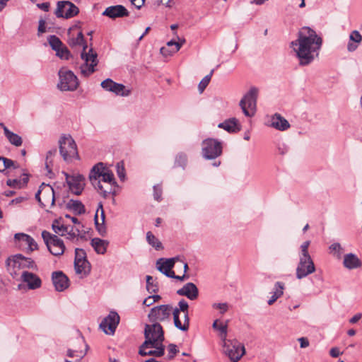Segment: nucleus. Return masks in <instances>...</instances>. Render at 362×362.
Here are the masks:
<instances>
[{"label": "nucleus", "mask_w": 362, "mask_h": 362, "mask_svg": "<svg viewBox=\"0 0 362 362\" xmlns=\"http://www.w3.org/2000/svg\"><path fill=\"white\" fill-rule=\"evenodd\" d=\"M322 45V37L314 30L303 27L298 31L297 39L291 42L290 47L295 52L299 65L308 66L318 57Z\"/></svg>", "instance_id": "nucleus-1"}, {"label": "nucleus", "mask_w": 362, "mask_h": 362, "mask_svg": "<svg viewBox=\"0 0 362 362\" xmlns=\"http://www.w3.org/2000/svg\"><path fill=\"white\" fill-rule=\"evenodd\" d=\"M88 177L92 185L100 192L104 198H107L110 194L116 195L115 188L117 187L118 185L112 170L103 163L100 162L93 165Z\"/></svg>", "instance_id": "nucleus-2"}, {"label": "nucleus", "mask_w": 362, "mask_h": 362, "mask_svg": "<svg viewBox=\"0 0 362 362\" xmlns=\"http://www.w3.org/2000/svg\"><path fill=\"white\" fill-rule=\"evenodd\" d=\"M69 45L71 47L77 45L83 46L81 58L84 61V63L80 66L81 73L84 76H88L93 74L95 71V67L98 63V54L92 47L86 52L88 45L85 42L82 32H79L76 37L69 39Z\"/></svg>", "instance_id": "nucleus-3"}, {"label": "nucleus", "mask_w": 362, "mask_h": 362, "mask_svg": "<svg viewBox=\"0 0 362 362\" xmlns=\"http://www.w3.org/2000/svg\"><path fill=\"white\" fill-rule=\"evenodd\" d=\"M144 337L143 347H154L158 345V343H163L165 339L162 326L160 323L156 322L145 325Z\"/></svg>", "instance_id": "nucleus-4"}, {"label": "nucleus", "mask_w": 362, "mask_h": 362, "mask_svg": "<svg viewBox=\"0 0 362 362\" xmlns=\"http://www.w3.org/2000/svg\"><path fill=\"white\" fill-rule=\"evenodd\" d=\"M223 351L232 362H238L245 354L244 345L236 339L223 341Z\"/></svg>", "instance_id": "nucleus-5"}, {"label": "nucleus", "mask_w": 362, "mask_h": 362, "mask_svg": "<svg viewBox=\"0 0 362 362\" xmlns=\"http://www.w3.org/2000/svg\"><path fill=\"white\" fill-rule=\"evenodd\" d=\"M59 143L60 154L65 161L69 162L78 157L76 142L70 135L62 136Z\"/></svg>", "instance_id": "nucleus-6"}, {"label": "nucleus", "mask_w": 362, "mask_h": 362, "mask_svg": "<svg viewBox=\"0 0 362 362\" xmlns=\"http://www.w3.org/2000/svg\"><path fill=\"white\" fill-rule=\"evenodd\" d=\"M258 92L257 88L251 87L240 101V107L247 117H252L255 113Z\"/></svg>", "instance_id": "nucleus-7"}, {"label": "nucleus", "mask_w": 362, "mask_h": 362, "mask_svg": "<svg viewBox=\"0 0 362 362\" xmlns=\"http://www.w3.org/2000/svg\"><path fill=\"white\" fill-rule=\"evenodd\" d=\"M59 82L57 87L62 91H74L78 86V81L76 76L70 70L62 68L58 73Z\"/></svg>", "instance_id": "nucleus-8"}, {"label": "nucleus", "mask_w": 362, "mask_h": 362, "mask_svg": "<svg viewBox=\"0 0 362 362\" xmlns=\"http://www.w3.org/2000/svg\"><path fill=\"white\" fill-rule=\"evenodd\" d=\"M202 153L206 160H213L222 153V144L217 139L208 138L202 143Z\"/></svg>", "instance_id": "nucleus-9"}, {"label": "nucleus", "mask_w": 362, "mask_h": 362, "mask_svg": "<svg viewBox=\"0 0 362 362\" xmlns=\"http://www.w3.org/2000/svg\"><path fill=\"white\" fill-rule=\"evenodd\" d=\"M42 238L47 249L54 256L62 255L65 250V245L62 239L47 230L42 232Z\"/></svg>", "instance_id": "nucleus-10"}, {"label": "nucleus", "mask_w": 362, "mask_h": 362, "mask_svg": "<svg viewBox=\"0 0 362 362\" xmlns=\"http://www.w3.org/2000/svg\"><path fill=\"white\" fill-rule=\"evenodd\" d=\"M79 13V8L70 1H59L57 3V8L54 15L58 18L69 19Z\"/></svg>", "instance_id": "nucleus-11"}, {"label": "nucleus", "mask_w": 362, "mask_h": 362, "mask_svg": "<svg viewBox=\"0 0 362 362\" xmlns=\"http://www.w3.org/2000/svg\"><path fill=\"white\" fill-rule=\"evenodd\" d=\"M173 306L169 304L157 305L152 308L148 315L149 321L159 323L168 320L172 313Z\"/></svg>", "instance_id": "nucleus-12"}, {"label": "nucleus", "mask_w": 362, "mask_h": 362, "mask_svg": "<svg viewBox=\"0 0 362 362\" xmlns=\"http://www.w3.org/2000/svg\"><path fill=\"white\" fill-rule=\"evenodd\" d=\"M315 271V264L310 255L299 256V262L296 267V276L302 279Z\"/></svg>", "instance_id": "nucleus-13"}, {"label": "nucleus", "mask_w": 362, "mask_h": 362, "mask_svg": "<svg viewBox=\"0 0 362 362\" xmlns=\"http://www.w3.org/2000/svg\"><path fill=\"white\" fill-rule=\"evenodd\" d=\"M66 177L69 189L76 195H80L85 186V177L81 174L70 176L67 173L63 172Z\"/></svg>", "instance_id": "nucleus-14"}, {"label": "nucleus", "mask_w": 362, "mask_h": 362, "mask_svg": "<svg viewBox=\"0 0 362 362\" xmlns=\"http://www.w3.org/2000/svg\"><path fill=\"white\" fill-rule=\"evenodd\" d=\"M100 86L105 90L112 92L117 95L126 97L131 93L130 89H127L123 84L116 83L111 78L104 80Z\"/></svg>", "instance_id": "nucleus-15"}, {"label": "nucleus", "mask_w": 362, "mask_h": 362, "mask_svg": "<svg viewBox=\"0 0 362 362\" xmlns=\"http://www.w3.org/2000/svg\"><path fill=\"white\" fill-rule=\"evenodd\" d=\"M119 322V316L115 311H110L100 324V327L107 334H113Z\"/></svg>", "instance_id": "nucleus-16"}, {"label": "nucleus", "mask_w": 362, "mask_h": 362, "mask_svg": "<svg viewBox=\"0 0 362 362\" xmlns=\"http://www.w3.org/2000/svg\"><path fill=\"white\" fill-rule=\"evenodd\" d=\"M6 264L8 266L13 267H25L28 269H37V265L35 262L30 257H26L21 254H16L6 260Z\"/></svg>", "instance_id": "nucleus-17"}, {"label": "nucleus", "mask_w": 362, "mask_h": 362, "mask_svg": "<svg viewBox=\"0 0 362 362\" xmlns=\"http://www.w3.org/2000/svg\"><path fill=\"white\" fill-rule=\"evenodd\" d=\"M20 279L30 290L37 289L42 286L40 278L37 274L28 271L22 272Z\"/></svg>", "instance_id": "nucleus-18"}, {"label": "nucleus", "mask_w": 362, "mask_h": 362, "mask_svg": "<svg viewBox=\"0 0 362 362\" xmlns=\"http://www.w3.org/2000/svg\"><path fill=\"white\" fill-rule=\"evenodd\" d=\"M52 280L55 290L59 292L64 291L69 286V280L68 277L62 271L52 272Z\"/></svg>", "instance_id": "nucleus-19"}, {"label": "nucleus", "mask_w": 362, "mask_h": 362, "mask_svg": "<svg viewBox=\"0 0 362 362\" xmlns=\"http://www.w3.org/2000/svg\"><path fill=\"white\" fill-rule=\"evenodd\" d=\"M129 14V13L127 9L122 5L109 6L103 13V16H107L112 19L128 16Z\"/></svg>", "instance_id": "nucleus-20"}, {"label": "nucleus", "mask_w": 362, "mask_h": 362, "mask_svg": "<svg viewBox=\"0 0 362 362\" xmlns=\"http://www.w3.org/2000/svg\"><path fill=\"white\" fill-rule=\"evenodd\" d=\"M179 296H186L189 300H195L199 296V290L193 283H187L184 286L177 291Z\"/></svg>", "instance_id": "nucleus-21"}, {"label": "nucleus", "mask_w": 362, "mask_h": 362, "mask_svg": "<svg viewBox=\"0 0 362 362\" xmlns=\"http://www.w3.org/2000/svg\"><path fill=\"white\" fill-rule=\"evenodd\" d=\"M270 127L279 131H286L290 128V124L288 120L281 116L279 113H275L271 117Z\"/></svg>", "instance_id": "nucleus-22"}, {"label": "nucleus", "mask_w": 362, "mask_h": 362, "mask_svg": "<svg viewBox=\"0 0 362 362\" xmlns=\"http://www.w3.org/2000/svg\"><path fill=\"white\" fill-rule=\"evenodd\" d=\"M343 266L349 270L355 269L362 266V262L356 255L348 253L344 257Z\"/></svg>", "instance_id": "nucleus-23"}, {"label": "nucleus", "mask_w": 362, "mask_h": 362, "mask_svg": "<svg viewBox=\"0 0 362 362\" xmlns=\"http://www.w3.org/2000/svg\"><path fill=\"white\" fill-rule=\"evenodd\" d=\"M180 257H175L170 259H159L157 261V269L164 275H168V272L174 267L176 261H179Z\"/></svg>", "instance_id": "nucleus-24"}, {"label": "nucleus", "mask_w": 362, "mask_h": 362, "mask_svg": "<svg viewBox=\"0 0 362 362\" xmlns=\"http://www.w3.org/2000/svg\"><path fill=\"white\" fill-rule=\"evenodd\" d=\"M218 127L223 129L228 133H236L241 129L238 120L235 118H230L218 124Z\"/></svg>", "instance_id": "nucleus-25"}, {"label": "nucleus", "mask_w": 362, "mask_h": 362, "mask_svg": "<svg viewBox=\"0 0 362 362\" xmlns=\"http://www.w3.org/2000/svg\"><path fill=\"white\" fill-rule=\"evenodd\" d=\"M362 41V35L355 30L351 32L349 35V41L347 44V50L350 52L356 51Z\"/></svg>", "instance_id": "nucleus-26"}, {"label": "nucleus", "mask_w": 362, "mask_h": 362, "mask_svg": "<svg viewBox=\"0 0 362 362\" xmlns=\"http://www.w3.org/2000/svg\"><path fill=\"white\" fill-rule=\"evenodd\" d=\"M147 348L148 347H143L142 344L139 347V354L142 356H155L156 357H161L164 355L165 346L163 345V343H158V345L155 346L153 348H156V350L146 351L145 349Z\"/></svg>", "instance_id": "nucleus-27"}, {"label": "nucleus", "mask_w": 362, "mask_h": 362, "mask_svg": "<svg viewBox=\"0 0 362 362\" xmlns=\"http://www.w3.org/2000/svg\"><path fill=\"white\" fill-rule=\"evenodd\" d=\"M74 269L77 274L81 275V277L86 276L90 271V264L88 260H83L80 262H74Z\"/></svg>", "instance_id": "nucleus-28"}, {"label": "nucleus", "mask_w": 362, "mask_h": 362, "mask_svg": "<svg viewBox=\"0 0 362 362\" xmlns=\"http://www.w3.org/2000/svg\"><path fill=\"white\" fill-rule=\"evenodd\" d=\"M284 284L280 281H277L274 284L273 291L272 292V296L269 299L267 303L271 305H272L279 298L284 294Z\"/></svg>", "instance_id": "nucleus-29"}, {"label": "nucleus", "mask_w": 362, "mask_h": 362, "mask_svg": "<svg viewBox=\"0 0 362 362\" xmlns=\"http://www.w3.org/2000/svg\"><path fill=\"white\" fill-rule=\"evenodd\" d=\"M90 244L98 254L103 255L107 251L108 243L105 240L95 238L91 240Z\"/></svg>", "instance_id": "nucleus-30"}, {"label": "nucleus", "mask_w": 362, "mask_h": 362, "mask_svg": "<svg viewBox=\"0 0 362 362\" xmlns=\"http://www.w3.org/2000/svg\"><path fill=\"white\" fill-rule=\"evenodd\" d=\"M43 202L46 204V205L49 203L51 204V206L54 205L55 202V197H54V189L49 185H45L43 187Z\"/></svg>", "instance_id": "nucleus-31"}, {"label": "nucleus", "mask_w": 362, "mask_h": 362, "mask_svg": "<svg viewBox=\"0 0 362 362\" xmlns=\"http://www.w3.org/2000/svg\"><path fill=\"white\" fill-rule=\"evenodd\" d=\"M66 235H67L66 238L72 242H77L79 239L85 238V235L81 233V229L78 227L74 228L70 226Z\"/></svg>", "instance_id": "nucleus-32"}, {"label": "nucleus", "mask_w": 362, "mask_h": 362, "mask_svg": "<svg viewBox=\"0 0 362 362\" xmlns=\"http://www.w3.org/2000/svg\"><path fill=\"white\" fill-rule=\"evenodd\" d=\"M5 136L12 145L15 146H21L23 144V139L18 134L10 131L8 128H5Z\"/></svg>", "instance_id": "nucleus-33"}, {"label": "nucleus", "mask_w": 362, "mask_h": 362, "mask_svg": "<svg viewBox=\"0 0 362 362\" xmlns=\"http://www.w3.org/2000/svg\"><path fill=\"white\" fill-rule=\"evenodd\" d=\"M70 226H66L62 223L60 219H54L52 224V228L54 232L59 235H66V232H68Z\"/></svg>", "instance_id": "nucleus-34"}, {"label": "nucleus", "mask_w": 362, "mask_h": 362, "mask_svg": "<svg viewBox=\"0 0 362 362\" xmlns=\"http://www.w3.org/2000/svg\"><path fill=\"white\" fill-rule=\"evenodd\" d=\"M67 208L71 209L74 211L76 214L81 215L83 214L86 212V209L84 205L82 204L81 201L71 199L67 203Z\"/></svg>", "instance_id": "nucleus-35"}, {"label": "nucleus", "mask_w": 362, "mask_h": 362, "mask_svg": "<svg viewBox=\"0 0 362 362\" xmlns=\"http://www.w3.org/2000/svg\"><path fill=\"white\" fill-rule=\"evenodd\" d=\"M212 327L216 329V330H218L220 332V336H221V340L223 341H224L225 340H226V337H227V330H228V325H227V323L226 324H218V320H216L213 325H212Z\"/></svg>", "instance_id": "nucleus-36"}, {"label": "nucleus", "mask_w": 362, "mask_h": 362, "mask_svg": "<svg viewBox=\"0 0 362 362\" xmlns=\"http://www.w3.org/2000/svg\"><path fill=\"white\" fill-rule=\"evenodd\" d=\"M146 240L148 243L154 247L156 250L163 249V245L160 241L150 231L146 233Z\"/></svg>", "instance_id": "nucleus-37"}, {"label": "nucleus", "mask_w": 362, "mask_h": 362, "mask_svg": "<svg viewBox=\"0 0 362 362\" xmlns=\"http://www.w3.org/2000/svg\"><path fill=\"white\" fill-rule=\"evenodd\" d=\"M47 41L53 50L59 52V49L63 45L61 40L54 35H49L47 37Z\"/></svg>", "instance_id": "nucleus-38"}, {"label": "nucleus", "mask_w": 362, "mask_h": 362, "mask_svg": "<svg viewBox=\"0 0 362 362\" xmlns=\"http://www.w3.org/2000/svg\"><path fill=\"white\" fill-rule=\"evenodd\" d=\"M11 167L13 168H17L11 159L0 156V173H4L6 169Z\"/></svg>", "instance_id": "nucleus-39"}, {"label": "nucleus", "mask_w": 362, "mask_h": 362, "mask_svg": "<svg viewBox=\"0 0 362 362\" xmlns=\"http://www.w3.org/2000/svg\"><path fill=\"white\" fill-rule=\"evenodd\" d=\"M146 290L149 293H154L158 291V286L157 283H154L153 277L150 275L146 276Z\"/></svg>", "instance_id": "nucleus-40"}, {"label": "nucleus", "mask_w": 362, "mask_h": 362, "mask_svg": "<svg viewBox=\"0 0 362 362\" xmlns=\"http://www.w3.org/2000/svg\"><path fill=\"white\" fill-rule=\"evenodd\" d=\"M181 48V45H176V47L170 48L168 47H163L160 48V52L164 57H169L176 53Z\"/></svg>", "instance_id": "nucleus-41"}, {"label": "nucleus", "mask_w": 362, "mask_h": 362, "mask_svg": "<svg viewBox=\"0 0 362 362\" xmlns=\"http://www.w3.org/2000/svg\"><path fill=\"white\" fill-rule=\"evenodd\" d=\"M214 70L212 69L210 73L204 76L203 79L199 82L198 88L200 93H202L204 89L206 88V86L209 85L210 80L211 78V76L213 75Z\"/></svg>", "instance_id": "nucleus-42"}, {"label": "nucleus", "mask_w": 362, "mask_h": 362, "mask_svg": "<svg viewBox=\"0 0 362 362\" xmlns=\"http://www.w3.org/2000/svg\"><path fill=\"white\" fill-rule=\"evenodd\" d=\"M187 161V155L184 153H179L175 157V164L177 166L185 168Z\"/></svg>", "instance_id": "nucleus-43"}, {"label": "nucleus", "mask_w": 362, "mask_h": 362, "mask_svg": "<svg viewBox=\"0 0 362 362\" xmlns=\"http://www.w3.org/2000/svg\"><path fill=\"white\" fill-rule=\"evenodd\" d=\"M56 55L61 59H69L71 56L69 49L64 45L60 47L59 52H56Z\"/></svg>", "instance_id": "nucleus-44"}, {"label": "nucleus", "mask_w": 362, "mask_h": 362, "mask_svg": "<svg viewBox=\"0 0 362 362\" xmlns=\"http://www.w3.org/2000/svg\"><path fill=\"white\" fill-rule=\"evenodd\" d=\"M83 260H88L85 250L81 248H76L74 262H80Z\"/></svg>", "instance_id": "nucleus-45"}, {"label": "nucleus", "mask_w": 362, "mask_h": 362, "mask_svg": "<svg viewBox=\"0 0 362 362\" xmlns=\"http://www.w3.org/2000/svg\"><path fill=\"white\" fill-rule=\"evenodd\" d=\"M117 174L121 181H124L126 178V172L123 163H117L116 165Z\"/></svg>", "instance_id": "nucleus-46"}, {"label": "nucleus", "mask_w": 362, "mask_h": 362, "mask_svg": "<svg viewBox=\"0 0 362 362\" xmlns=\"http://www.w3.org/2000/svg\"><path fill=\"white\" fill-rule=\"evenodd\" d=\"M27 240L26 245H28V250L30 252L34 251L37 249V244L35 240L30 235L23 236Z\"/></svg>", "instance_id": "nucleus-47"}, {"label": "nucleus", "mask_w": 362, "mask_h": 362, "mask_svg": "<svg viewBox=\"0 0 362 362\" xmlns=\"http://www.w3.org/2000/svg\"><path fill=\"white\" fill-rule=\"evenodd\" d=\"M168 354L167 358L168 360H173L176 354L179 352L177 345L175 344H170L168 346Z\"/></svg>", "instance_id": "nucleus-48"}, {"label": "nucleus", "mask_w": 362, "mask_h": 362, "mask_svg": "<svg viewBox=\"0 0 362 362\" xmlns=\"http://www.w3.org/2000/svg\"><path fill=\"white\" fill-rule=\"evenodd\" d=\"M185 313V315H184V322L182 323L181 322V327H179L178 325H176V328H177L178 329L181 330V331H183V332H186L189 329V315H188V311L187 312H184Z\"/></svg>", "instance_id": "nucleus-49"}, {"label": "nucleus", "mask_w": 362, "mask_h": 362, "mask_svg": "<svg viewBox=\"0 0 362 362\" xmlns=\"http://www.w3.org/2000/svg\"><path fill=\"white\" fill-rule=\"evenodd\" d=\"M94 221H95V225L96 230L100 233V235L103 236L106 233L105 223H99L97 214H95V215Z\"/></svg>", "instance_id": "nucleus-50"}, {"label": "nucleus", "mask_w": 362, "mask_h": 362, "mask_svg": "<svg viewBox=\"0 0 362 362\" xmlns=\"http://www.w3.org/2000/svg\"><path fill=\"white\" fill-rule=\"evenodd\" d=\"M153 198L157 202H160L162 199V188L159 185L153 186Z\"/></svg>", "instance_id": "nucleus-51"}, {"label": "nucleus", "mask_w": 362, "mask_h": 362, "mask_svg": "<svg viewBox=\"0 0 362 362\" xmlns=\"http://www.w3.org/2000/svg\"><path fill=\"white\" fill-rule=\"evenodd\" d=\"M182 312L181 310H179V308H175V309L173 308L172 313L173 315V320H174V325L176 327V325H178L179 327H181V321L180 320V313Z\"/></svg>", "instance_id": "nucleus-52"}, {"label": "nucleus", "mask_w": 362, "mask_h": 362, "mask_svg": "<svg viewBox=\"0 0 362 362\" xmlns=\"http://www.w3.org/2000/svg\"><path fill=\"white\" fill-rule=\"evenodd\" d=\"M310 241L307 240L305 241L301 245H300V252L299 256H306L310 255L308 252V247L310 246Z\"/></svg>", "instance_id": "nucleus-53"}, {"label": "nucleus", "mask_w": 362, "mask_h": 362, "mask_svg": "<svg viewBox=\"0 0 362 362\" xmlns=\"http://www.w3.org/2000/svg\"><path fill=\"white\" fill-rule=\"evenodd\" d=\"M53 165V160H45V169L47 170L46 175L49 178H53L54 177V173L52 170V168Z\"/></svg>", "instance_id": "nucleus-54"}, {"label": "nucleus", "mask_w": 362, "mask_h": 362, "mask_svg": "<svg viewBox=\"0 0 362 362\" xmlns=\"http://www.w3.org/2000/svg\"><path fill=\"white\" fill-rule=\"evenodd\" d=\"M44 186H45V183H42V185L39 187L38 191L35 194V199L38 202L40 206L42 208L46 206V204L42 201L41 197H40V194L42 193V192H43Z\"/></svg>", "instance_id": "nucleus-55"}, {"label": "nucleus", "mask_w": 362, "mask_h": 362, "mask_svg": "<svg viewBox=\"0 0 362 362\" xmlns=\"http://www.w3.org/2000/svg\"><path fill=\"white\" fill-rule=\"evenodd\" d=\"M329 250L337 252V257L339 258L343 252V248L339 243H334L329 246Z\"/></svg>", "instance_id": "nucleus-56"}, {"label": "nucleus", "mask_w": 362, "mask_h": 362, "mask_svg": "<svg viewBox=\"0 0 362 362\" xmlns=\"http://www.w3.org/2000/svg\"><path fill=\"white\" fill-rule=\"evenodd\" d=\"M212 306L215 309H218L221 314L225 313L228 308V305L226 303H214Z\"/></svg>", "instance_id": "nucleus-57"}, {"label": "nucleus", "mask_w": 362, "mask_h": 362, "mask_svg": "<svg viewBox=\"0 0 362 362\" xmlns=\"http://www.w3.org/2000/svg\"><path fill=\"white\" fill-rule=\"evenodd\" d=\"M6 185L11 187L21 188V180L18 179H8L6 181Z\"/></svg>", "instance_id": "nucleus-58"}, {"label": "nucleus", "mask_w": 362, "mask_h": 362, "mask_svg": "<svg viewBox=\"0 0 362 362\" xmlns=\"http://www.w3.org/2000/svg\"><path fill=\"white\" fill-rule=\"evenodd\" d=\"M38 23H39V25H38L37 32H38V35H40V34H42L47 31L46 26H45L46 22H45V20L40 18L39 20Z\"/></svg>", "instance_id": "nucleus-59"}, {"label": "nucleus", "mask_w": 362, "mask_h": 362, "mask_svg": "<svg viewBox=\"0 0 362 362\" xmlns=\"http://www.w3.org/2000/svg\"><path fill=\"white\" fill-rule=\"evenodd\" d=\"M178 306L179 310H181L182 313L188 311L189 305L185 300L182 299L180 300L178 303Z\"/></svg>", "instance_id": "nucleus-60"}, {"label": "nucleus", "mask_w": 362, "mask_h": 362, "mask_svg": "<svg viewBox=\"0 0 362 362\" xmlns=\"http://www.w3.org/2000/svg\"><path fill=\"white\" fill-rule=\"evenodd\" d=\"M37 7L45 12L49 11L50 8L49 2L38 3L36 4Z\"/></svg>", "instance_id": "nucleus-61"}, {"label": "nucleus", "mask_w": 362, "mask_h": 362, "mask_svg": "<svg viewBox=\"0 0 362 362\" xmlns=\"http://www.w3.org/2000/svg\"><path fill=\"white\" fill-rule=\"evenodd\" d=\"M277 148L279 153L281 155H284L288 151V147L284 144H279Z\"/></svg>", "instance_id": "nucleus-62"}, {"label": "nucleus", "mask_w": 362, "mask_h": 362, "mask_svg": "<svg viewBox=\"0 0 362 362\" xmlns=\"http://www.w3.org/2000/svg\"><path fill=\"white\" fill-rule=\"evenodd\" d=\"M57 148H52L47 153L46 160H53V157L57 154Z\"/></svg>", "instance_id": "nucleus-63"}, {"label": "nucleus", "mask_w": 362, "mask_h": 362, "mask_svg": "<svg viewBox=\"0 0 362 362\" xmlns=\"http://www.w3.org/2000/svg\"><path fill=\"white\" fill-rule=\"evenodd\" d=\"M342 353L340 352L339 348L337 347H333L330 349L329 351V354L333 358H337L338 357L339 355H341Z\"/></svg>", "instance_id": "nucleus-64"}]
</instances>
